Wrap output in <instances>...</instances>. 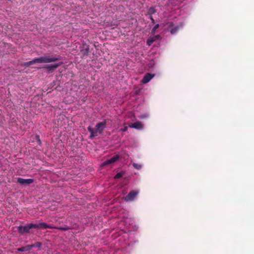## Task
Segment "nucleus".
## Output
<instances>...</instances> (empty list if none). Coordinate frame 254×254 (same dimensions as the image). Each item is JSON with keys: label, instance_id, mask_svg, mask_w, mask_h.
Wrapping results in <instances>:
<instances>
[{"label": "nucleus", "instance_id": "nucleus-1", "mask_svg": "<svg viewBox=\"0 0 254 254\" xmlns=\"http://www.w3.org/2000/svg\"><path fill=\"white\" fill-rule=\"evenodd\" d=\"M33 228L34 229H46L47 228L49 229H58L59 230H66V228L64 227H59L57 228L56 227H54L52 225H49L47 224L46 223L41 222L39 224H33V223H28L25 226L20 225L17 227L18 232L23 235L25 233H30V230Z\"/></svg>", "mask_w": 254, "mask_h": 254}, {"label": "nucleus", "instance_id": "nucleus-2", "mask_svg": "<svg viewBox=\"0 0 254 254\" xmlns=\"http://www.w3.org/2000/svg\"><path fill=\"white\" fill-rule=\"evenodd\" d=\"M62 57L60 56L56 57L44 56L39 58H36L33 60L28 62L29 65H31L35 63H50L60 61Z\"/></svg>", "mask_w": 254, "mask_h": 254}, {"label": "nucleus", "instance_id": "nucleus-3", "mask_svg": "<svg viewBox=\"0 0 254 254\" xmlns=\"http://www.w3.org/2000/svg\"><path fill=\"white\" fill-rule=\"evenodd\" d=\"M63 64V62H60L59 63H57L54 64H50L46 65L44 67V68H46L47 70V73H52L55 69L58 68L59 66Z\"/></svg>", "mask_w": 254, "mask_h": 254}, {"label": "nucleus", "instance_id": "nucleus-4", "mask_svg": "<svg viewBox=\"0 0 254 254\" xmlns=\"http://www.w3.org/2000/svg\"><path fill=\"white\" fill-rule=\"evenodd\" d=\"M138 193L139 191L137 190H132L126 197H125L124 199L126 201H132Z\"/></svg>", "mask_w": 254, "mask_h": 254}, {"label": "nucleus", "instance_id": "nucleus-5", "mask_svg": "<svg viewBox=\"0 0 254 254\" xmlns=\"http://www.w3.org/2000/svg\"><path fill=\"white\" fill-rule=\"evenodd\" d=\"M17 182L22 186H25L33 183L34 180L32 179H24L21 178H18Z\"/></svg>", "mask_w": 254, "mask_h": 254}, {"label": "nucleus", "instance_id": "nucleus-6", "mask_svg": "<svg viewBox=\"0 0 254 254\" xmlns=\"http://www.w3.org/2000/svg\"><path fill=\"white\" fill-rule=\"evenodd\" d=\"M106 127V122L105 121L97 123L95 127H96V129L97 130V131L100 134H101V133H102L103 131L105 129Z\"/></svg>", "mask_w": 254, "mask_h": 254}, {"label": "nucleus", "instance_id": "nucleus-7", "mask_svg": "<svg viewBox=\"0 0 254 254\" xmlns=\"http://www.w3.org/2000/svg\"><path fill=\"white\" fill-rule=\"evenodd\" d=\"M80 52L83 57L88 56L89 53V46L86 43L83 44L81 48Z\"/></svg>", "mask_w": 254, "mask_h": 254}, {"label": "nucleus", "instance_id": "nucleus-8", "mask_svg": "<svg viewBox=\"0 0 254 254\" xmlns=\"http://www.w3.org/2000/svg\"><path fill=\"white\" fill-rule=\"evenodd\" d=\"M155 76L154 74H151L150 73H147L141 80V82L143 84H146L149 82L150 80Z\"/></svg>", "mask_w": 254, "mask_h": 254}, {"label": "nucleus", "instance_id": "nucleus-9", "mask_svg": "<svg viewBox=\"0 0 254 254\" xmlns=\"http://www.w3.org/2000/svg\"><path fill=\"white\" fill-rule=\"evenodd\" d=\"M119 156L118 155H116L110 158V159L107 160L105 161H104L102 164V166L104 167L110 164H112L113 163H114L116 161H117L119 159Z\"/></svg>", "mask_w": 254, "mask_h": 254}, {"label": "nucleus", "instance_id": "nucleus-10", "mask_svg": "<svg viewBox=\"0 0 254 254\" xmlns=\"http://www.w3.org/2000/svg\"><path fill=\"white\" fill-rule=\"evenodd\" d=\"M129 127L131 128H134L137 129H141L143 128V125L139 122H136L133 124H130Z\"/></svg>", "mask_w": 254, "mask_h": 254}, {"label": "nucleus", "instance_id": "nucleus-11", "mask_svg": "<svg viewBox=\"0 0 254 254\" xmlns=\"http://www.w3.org/2000/svg\"><path fill=\"white\" fill-rule=\"evenodd\" d=\"M88 130L90 133V135L89 136V138L90 139L93 138L94 137L96 136L97 135V130L96 129L95 130H94L93 128H92L90 126L88 127L87 128Z\"/></svg>", "mask_w": 254, "mask_h": 254}, {"label": "nucleus", "instance_id": "nucleus-12", "mask_svg": "<svg viewBox=\"0 0 254 254\" xmlns=\"http://www.w3.org/2000/svg\"><path fill=\"white\" fill-rule=\"evenodd\" d=\"M181 27H182V25H181L175 27L170 30L171 33L173 35L175 34L178 32Z\"/></svg>", "mask_w": 254, "mask_h": 254}, {"label": "nucleus", "instance_id": "nucleus-13", "mask_svg": "<svg viewBox=\"0 0 254 254\" xmlns=\"http://www.w3.org/2000/svg\"><path fill=\"white\" fill-rule=\"evenodd\" d=\"M156 10L155 9V8L154 7H150L148 9L147 13L149 15H151L152 14H154L156 12Z\"/></svg>", "mask_w": 254, "mask_h": 254}, {"label": "nucleus", "instance_id": "nucleus-14", "mask_svg": "<svg viewBox=\"0 0 254 254\" xmlns=\"http://www.w3.org/2000/svg\"><path fill=\"white\" fill-rule=\"evenodd\" d=\"M124 174H125V173L124 172H123V171L119 172V173H118L116 175V176H115L114 178L115 179H120V178H122L124 176Z\"/></svg>", "mask_w": 254, "mask_h": 254}, {"label": "nucleus", "instance_id": "nucleus-15", "mask_svg": "<svg viewBox=\"0 0 254 254\" xmlns=\"http://www.w3.org/2000/svg\"><path fill=\"white\" fill-rule=\"evenodd\" d=\"M155 41V40L153 37H150L147 40V45L150 46Z\"/></svg>", "mask_w": 254, "mask_h": 254}, {"label": "nucleus", "instance_id": "nucleus-16", "mask_svg": "<svg viewBox=\"0 0 254 254\" xmlns=\"http://www.w3.org/2000/svg\"><path fill=\"white\" fill-rule=\"evenodd\" d=\"M132 166H133V167L134 168H135L136 169H137V170L141 169V168L142 167L141 165H140L139 164L135 163H133L132 164Z\"/></svg>", "mask_w": 254, "mask_h": 254}, {"label": "nucleus", "instance_id": "nucleus-17", "mask_svg": "<svg viewBox=\"0 0 254 254\" xmlns=\"http://www.w3.org/2000/svg\"><path fill=\"white\" fill-rule=\"evenodd\" d=\"M41 245H42V244L40 242H36V243H35L34 244H32V248L34 247H36V248H38L40 249L41 247Z\"/></svg>", "mask_w": 254, "mask_h": 254}, {"label": "nucleus", "instance_id": "nucleus-18", "mask_svg": "<svg viewBox=\"0 0 254 254\" xmlns=\"http://www.w3.org/2000/svg\"><path fill=\"white\" fill-rule=\"evenodd\" d=\"M159 25L158 24H156V25L154 26V27L152 28V31H151V33H152V34H154V33H155V32L157 28H159Z\"/></svg>", "mask_w": 254, "mask_h": 254}, {"label": "nucleus", "instance_id": "nucleus-19", "mask_svg": "<svg viewBox=\"0 0 254 254\" xmlns=\"http://www.w3.org/2000/svg\"><path fill=\"white\" fill-rule=\"evenodd\" d=\"M26 251H30L32 248V245H28L24 247Z\"/></svg>", "mask_w": 254, "mask_h": 254}, {"label": "nucleus", "instance_id": "nucleus-20", "mask_svg": "<svg viewBox=\"0 0 254 254\" xmlns=\"http://www.w3.org/2000/svg\"><path fill=\"white\" fill-rule=\"evenodd\" d=\"M35 138H36V141L37 142L38 144H41V141L40 140L39 135H36Z\"/></svg>", "mask_w": 254, "mask_h": 254}, {"label": "nucleus", "instance_id": "nucleus-21", "mask_svg": "<svg viewBox=\"0 0 254 254\" xmlns=\"http://www.w3.org/2000/svg\"><path fill=\"white\" fill-rule=\"evenodd\" d=\"M17 251L19 252H25V248L24 247H22L17 249Z\"/></svg>", "mask_w": 254, "mask_h": 254}, {"label": "nucleus", "instance_id": "nucleus-22", "mask_svg": "<svg viewBox=\"0 0 254 254\" xmlns=\"http://www.w3.org/2000/svg\"><path fill=\"white\" fill-rule=\"evenodd\" d=\"M127 129H128L127 127V126H125L123 128H121V130L122 131L125 132V131H127Z\"/></svg>", "mask_w": 254, "mask_h": 254}, {"label": "nucleus", "instance_id": "nucleus-23", "mask_svg": "<svg viewBox=\"0 0 254 254\" xmlns=\"http://www.w3.org/2000/svg\"><path fill=\"white\" fill-rule=\"evenodd\" d=\"M153 37L156 40V39H159L160 38V36L159 35H156V36H154Z\"/></svg>", "mask_w": 254, "mask_h": 254}, {"label": "nucleus", "instance_id": "nucleus-24", "mask_svg": "<svg viewBox=\"0 0 254 254\" xmlns=\"http://www.w3.org/2000/svg\"><path fill=\"white\" fill-rule=\"evenodd\" d=\"M24 65L26 66H29V64H28V62H26L24 64H23Z\"/></svg>", "mask_w": 254, "mask_h": 254}, {"label": "nucleus", "instance_id": "nucleus-25", "mask_svg": "<svg viewBox=\"0 0 254 254\" xmlns=\"http://www.w3.org/2000/svg\"><path fill=\"white\" fill-rule=\"evenodd\" d=\"M150 18L151 20H152V22L153 23H154V20L153 19V17L150 16Z\"/></svg>", "mask_w": 254, "mask_h": 254}, {"label": "nucleus", "instance_id": "nucleus-26", "mask_svg": "<svg viewBox=\"0 0 254 254\" xmlns=\"http://www.w3.org/2000/svg\"><path fill=\"white\" fill-rule=\"evenodd\" d=\"M173 24L172 23H171L170 24H169V27H171V26H173Z\"/></svg>", "mask_w": 254, "mask_h": 254}]
</instances>
